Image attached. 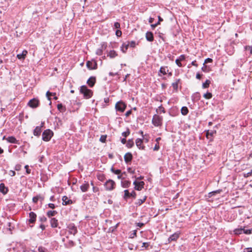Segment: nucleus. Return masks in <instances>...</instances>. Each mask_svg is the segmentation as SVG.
I'll list each match as a JSON object with an SVG mask.
<instances>
[{
	"instance_id": "nucleus-60",
	"label": "nucleus",
	"mask_w": 252,
	"mask_h": 252,
	"mask_svg": "<svg viewBox=\"0 0 252 252\" xmlns=\"http://www.w3.org/2000/svg\"><path fill=\"white\" fill-rule=\"evenodd\" d=\"M9 175L11 176H14L15 175V172L14 171H13V170H10L9 171Z\"/></svg>"
},
{
	"instance_id": "nucleus-34",
	"label": "nucleus",
	"mask_w": 252,
	"mask_h": 252,
	"mask_svg": "<svg viewBox=\"0 0 252 252\" xmlns=\"http://www.w3.org/2000/svg\"><path fill=\"white\" fill-rule=\"evenodd\" d=\"M179 81H180V79H177L176 80V81L175 82H173L172 84V86L173 89L176 91H177V90H178V83Z\"/></svg>"
},
{
	"instance_id": "nucleus-15",
	"label": "nucleus",
	"mask_w": 252,
	"mask_h": 252,
	"mask_svg": "<svg viewBox=\"0 0 252 252\" xmlns=\"http://www.w3.org/2000/svg\"><path fill=\"white\" fill-rule=\"evenodd\" d=\"M132 159V155L130 153H127L124 156V160L127 163L131 161Z\"/></svg>"
},
{
	"instance_id": "nucleus-21",
	"label": "nucleus",
	"mask_w": 252,
	"mask_h": 252,
	"mask_svg": "<svg viewBox=\"0 0 252 252\" xmlns=\"http://www.w3.org/2000/svg\"><path fill=\"white\" fill-rule=\"evenodd\" d=\"M51 226L53 228L57 227L58 225V220L56 218H51L50 220Z\"/></svg>"
},
{
	"instance_id": "nucleus-13",
	"label": "nucleus",
	"mask_w": 252,
	"mask_h": 252,
	"mask_svg": "<svg viewBox=\"0 0 252 252\" xmlns=\"http://www.w3.org/2000/svg\"><path fill=\"white\" fill-rule=\"evenodd\" d=\"M96 82V78L95 77L92 76L87 80V83L90 87H93Z\"/></svg>"
},
{
	"instance_id": "nucleus-41",
	"label": "nucleus",
	"mask_w": 252,
	"mask_h": 252,
	"mask_svg": "<svg viewBox=\"0 0 252 252\" xmlns=\"http://www.w3.org/2000/svg\"><path fill=\"white\" fill-rule=\"evenodd\" d=\"M130 134V131L129 129H127L126 131L123 132L122 133V135L125 137V138L128 135H129Z\"/></svg>"
},
{
	"instance_id": "nucleus-35",
	"label": "nucleus",
	"mask_w": 252,
	"mask_h": 252,
	"mask_svg": "<svg viewBox=\"0 0 252 252\" xmlns=\"http://www.w3.org/2000/svg\"><path fill=\"white\" fill-rule=\"evenodd\" d=\"M203 97L205 99H209L212 97V94L210 92H207L206 93L204 94Z\"/></svg>"
},
{
	"instance_id": "nucleus-17",
	"label": "nucleus",
	"mask_w": 252,
	"mask_h": 252,
	"mask_svg": "<svg viewBox=\"0 0 252 252\" xmlns=\"http://www.w3.org/2000/svg\"><path fill=\"white\" fill-rule=\"evenodd\" d=\"M90 188L89 184L88 182H86L80 186V189L82 192L87 191Z\"/></svg>"
},
{
	"instance_id": "nucleus-57",
	"label": "nucleus",
	"mask_w": 252,
	"mask_h": 252,
	"mask_svg": "<svg viewBox=\"0 0 252 252\" xmlns=\"http://www.w3.org/2000/svg\"><path fill=\"white\" fill-rule=\"evenodd\" d=\"M159 149V146L158 144H156L154 148V151H158Z\"/></svg>"
},
{
	"instance_id": "nucleus-14",
	"label": "nucleus",
	"mask_w": 252,
	"mask_h": 252,
	"mask_svg": "<svg viewBox=\"0 0 252 252\" xmlns=\"http://www.w3.org/2000/svg\"><path fill=\"white\" fill-rule=\"evenodd\" d=\"M63 205H67L72 204L73 202L71 199H69L66 196H63L62 198Z\"/></svg>"
},
{
	"instance_id": "nucleus-2",
	"label": "nucleus",
	"mask_w": 252,
	"mask_h": 252,
	"mask_svg": "<svg viewBox=\"0 0 252 252\" xmlns=\"http://www.w3.org/2000/svg\"><path fill=\"white\" fill-rule=\"evenodd\" d=\"M53 135V132L49 129L44 131L42 133V140L44 141H49Z\"/></svg>"
},
{
	"instance_id": "nucleus-4",
	"label": "nucleus",
	"mask_w": 252,
	"mask_h": 252,
	"mask_svg": "<svg viewBox=\"0 0 252 252\" xmlns=\"http://www.w3.org/2000/svg\"><path fill=\"white\" fill-rule=\"evenodd\" d=\"M152 124L156 126L161 125L162 118L157 115H155L152 119Z\"/></svg>"
},
{
	"instance_id": "nucleus-45",
	"label": "nucleus",
	"mask_w": 252,
	"mask_h": 252,
	"mask_svg": "<svg viewBox=\"0 0 252 252\" xmlns=\"http://www.w3.org/2000/svg\"><path fill=\"white\" fill-rule=\"evenodd\" d=\"M38 251L39 252H45L46 249L43 247H39L38 248Z\"/></svg>"
},
{
	"instance_id": "nucleus-40",
	"label": "nucleus",
	"mask_w": 252,
	"mask_h": 252,
	"mask_svg": "<svg viewBox=\"0 0 252 252\" xmlns=\"http://www.w3.org/2000/svg\"><path fill=\"white\" fill-rule=\"evenodd\" d=\"M106 138L107 136L106 135H101L100 137L99 140L100 142L102 143H105L106 141Z\"/></svg>"
},
{
	"instance_id": "nucleus-47",
	"label": "nucleus",
	"mask_w": 252,
	"mask_h": 252,
	"mask_svg": "<svg viewBox=\"0 0 252 252\" xmlns=\"http://www.w3.org/2000/svg\"><path fill=\"white\" fill-rule=\"evenodd\" d=\"M127 43H129V46H130L131 47H134L135 45V42L134 41L128 42Z\"/></svg>"
},
{
	"instance_id": "nucleus-31",
	"label": "nucleus",
	"mask_w": 252,
	"mask_h": 252,
	"mask_svg": "<svg viewBox=\"0 0 252 252\" xmlns=\"http://www.w3.org/2000/svg\"><path fill=\"white\" fill-rule=\"evenodd\" d=\"M57 214V212L56 211H49L47 213V216L49 218H50L51 217L54 216Z\"/></svg>"
},
{
	"instance_id": "nucleus-29",
	"label": "nucleus",
	"mask_w": 252,
	"mask_h": 252,
	"mask_svg": "<svg viewBox=\"0 0 252 252\" xmlns=\"http://www.w3.org/2000/svg\"><path fill=\"white\" fill-rule=\"evenodd\" d=\"M181 113L183 115H187L189 112L188 108L186 106H183L182 107L181 110Z\"/></svg>"
},
{
	"instance_id": "nucleus-43",
	"label": "nucleus",
	"mask_w": 252,
	"mask_h": 252,
	"mask_svg": "<svg viewBox=\"0 0 252 252\" xmlns=\"http://www.w3.org/2000/svg\"><path fill=\"white\" fill-rule=\"evenodd\" d=\"M243 233L246 234H250L252 233V228L250 229H245L244 228Z\"/></svg>"
},
{
	"instance_id": "nucleus-22",
	"label": "nucleus",
	"mask_w": 252,
	"mask_h": 252,
	"mask_svg": "<svg viewBox=\"0 0 252 252\" xmlns=\"http://www.w3.org/2000/svg\"><path fill=\"white\" fill-rule=\"evenodd\" d=\"M6 141L10 143L18 144V140L14 136H9L6 138Z\"/></svg>"
},
{
	"instance_id": "nucleus-52",
	"label": "nucleus",
	"mask_w": 252,
	"mask_h": 252,
	"mask_svg": "<svg viewBox=\"0 0 252 252\" xmlns=\"http://www.w3.org/2000/svg\"><path fill=\"white\" fill-rule=\"evenodd\" d=\"M175 62L178 66L181 67L182 66V64L180 63V61L179 59H176Z\"/></svg>"
},
{
	"instance_id": "nucleus-1",
	"label": "nucleus",
	"mask_w": 252,
	"mask_h": 252,
	"mask_svg": "<svg viewBox=\"0 0 252 252\" xmlns=\"http://www.w3.org/2000/svg\"><path fill=\"white\" fill-rule=\"evenodd\" d=\"M80 92L83 94L84 97L86 99L91 98L93 95V92L92 90L88 89L86 86L83 85L80 87Z\"/></svg>"
},
{
	"instance_id": "nucleus-6",
	"label": "nucleus",
	"mask_w": 252,
	"mask_h": 252,
	"mask_svg": "<svg viewBox=\"0 0 252 252\" xmlns=\"http://www.w3.org/2000/svg\"><path fill=\"white\" fill-rule=\"evenodd\" d=\"M68 229V232L70 234H72L74 236L77 233L78 230L76 226L73 223H69L67 226Z\"/></svg>"
},
{
	"instance_id": "nucleus-10",
	"label": "nucleus",
	"mask_w": 252,
	"mask_h": 252,
	"mask_svg": "<svg viewBox=\"0 0 252 252\" xmlns=\"http://www.w3.org/2000/svg\"><path fill=\"white\" fill-rule=\"evenodd\" d=\"M97 65L96 63L94 61H89L86 63L87 67L90 70L96 69Z\"/></svg>"
},
{
	"instance_id": "nucleus-50",
	"label": "nucleus",
	"mask_w": 252,
	"mask_h": 252,
	"mask_svg": "<svg viewBox=\"0 0 252 252\" xmlns=\"http://www.w3.org/2000/svg\"><path fill=\"white\" fill-rule=\"evenodd\" d=\"M213 62V60L211 58H207L206 59H205V61H204V63H212Z\"/></svg>"
},
{
	"instance_id": "nucleus-3",
	"label": "nucleus",
	"mask_w": 252,
	"mask_h": 252,
	"mask_svg": "<svg viewBox=\"0 0 252 252\" xmlns=\"http://www.w3.org/2000/svg\"><path fill=\"white\" fill-rule=\"evenodd\" d=\"M106 190L110 191L114 189L115 188V182L111 179L107 180L104 185Z\"/></svg>"
},
{
	"instance_id": "nucleus-42",
	"label": "nucleus",
	"mask_w": 252,
	"mask_h": 252,
	"mask_svg": "<svg viewBox=\"0 0 252 252\" xmlns=\"http://www.w3.org/2000/svg\"><path fill=\"white\" fill-rule=\"evenodd\" d=\"M245 49L247 51H249L251 54L252 55V46H246Z\"/></svg>"
},
{
	"instance_id": "nucleus-49",
	"label": "nucleus",
	"mask_w": 252,
	"mask_h": 252,
	"mask_svg": "<svg viewBox=\"0 0 252 252\" xmlns=\"http://www.w3.org/2000/svg\"><path fill=\"white\" fill-rule=\"evenodd\" d=\"M46 96L47 97L48 100H50L51 98L50 97L51 95H52V93H50L49 91L47 92L46 93Z\"/></svg>"
},
{
	"instance_id": "nucleus-24",
	"label": "nucleus",
	"mask_w": 252,
	"mask_h": 252,
	"mask_svg": "<svg viewBox=\"0 0 252 252\" xmlns=\"http://www.w3.org/2000/svg\"><path fill=\"white\" fill-rule=\"evenodd\" d=\"M42 126H36L33 131V134L35 136H39L40 135L41 132V127Z\"/></svg>"
},
{
	"instance_id": "nucleus-26",
	"label": "nucleus",
	"mask_w": 252,
	"mask_h": 252,
	"mask_svg": "<svg viewBox=\"0 0 252 252\" xmlns=\"http://www.w3.org/2000/svg\"><path fill=\"white\" fill-rule=\"evenodd\" d=\"M168 69L167 66H161L160 68L159 72L163 75H165L168 72Z\"/></svg>"
},
{
	"instance_id": "nucleus-54",
	"label": "nucleus",
	"mask_w": 252,
	"mask_h": 252,
	"mask_svg": "<svg viewBox=\"0 0 252 252\" xmlns=\"http://www.w3.org/2000/svg\"><path fill=\"white\" fill-rule=\"evenodd\" d=\"M244 252H252V248H246L244 249Z\"/></svg>"
},
{
	"instance_id": "nucleus-23",
	"label": "nucleus",
	"mask_w": 252,
	"mask_h": 252,
	"mask_svg": "<svg viewBox=\"0 0 252 252\" xmlns=\"http://www.w3.org/2000/svg\"><path fill=\"white\" fill-rule=\"evenodd\" d=\"M179 233H175L169 237V238H168V241L169 242L176 241L179 238Z\"/></svg>"
},
{
	"instance_id": "nucleus-11",
	"label": "nucleus",
	"mask_w": 252,
	"mask_h": 252,
	"mask_svg": "<svg viewBox=\"0 0 252 252\" xmlns=\"http://www.w3.org/2000/svg\"><path fill=\"white\" fill-rule=\"evenodd\" d=\"M133 184L135 185L134 189L136 190H140L142 188H143L144 183L143 181L137 182L136 181H135L133 182Z\"/></svg>"
},
{
	"instance_id": "nucleus-36",
	"label": "nucleus",
	"mask_w": 252,
	"mask_h": 252,
	"mask_svg": "<svg viewBox=\"0 0 252 252\" xmlns=\"http://www.w3.org/2000/svg\"><path fill=\"white\" fill-rule=\"evenodd\" d=\"M192 97L193 99L199 100L200 98V94L199 93L196 92L192 95Z\"/></svg>"
},
{
	"instance_id": "nucleus-46",
	"label": "nucleus",
	"mask_w": 252,
	"mask_h": 252,
	"mask_svg": "<svg viewBox=\"0 0 252 252\" xmlns=\"http://www.w3.org/2000/svg\"><path fill=\"white\" fill-rule=\"evenodd\" d=\"M114 28L115 29H118L119 28H120V24L118 22H115L114 24Z\"/></svg>"
},
{
	"instance_id": "nucleus-20",
	"label": "nucleus",
	"mask_w": 252,
	"mask_h": 252,
	"mask_svg": "<svg viewBox=\"0 0 252 252\" xmlns=\"http://www.w3.org/2000/svg\"><path fill=\"white\" fill-rule=\"evenodd\" d=\"M27 53L28 52L27 50H24L21 54H19L17 55V58L19 60H24Z\"/></svg>"
},
{
	"instance_id": "nucleus-48",
	"label": "nucleus",
	"mask_w": 252,
	"mask_h": 252,
	"mask_svg": "<svg viewBox=\"0 0 252 252\" xmlns=\"http://www.w3.org/2000/svg\"><path fill=\"white\" fill-rule=\"evenodd\" d=\"M38 197H40L39 196H38L37 195L36 196H34L32 198V201L36 203L38 200Z\"/></svg>"
},
{
	"instance_id": "nucleus-27",
	"label": "nucleus",
	"mask_w": 252,
	"mask_h": 252,
	"mask_svg": "<svg viewBox=\"0 0 252 252\" xmlns=\"http://www.w3.org/2000/svg\"><path fill=\"white\" fill-rule=\"evenodd\" d=\"M129 46V43H124L121 46V50L123 53H126Z\"/></svg>"
},
{
	"instance_id": "nucleus-58",
	"label": "nucleus",
	"mask_w": 252,
	"mask_h": 252,
	"mask_svg": "<svg viewBox=\"0 0 252 252\" xmlns=\"http://www.w3.org/2000/svg\"><path fill=\"white\" fill-rule=\"evenodd\" d=\"M48 206L49 208L51 209H54L55 208V205L53 203H49L48 204Z\"/></svg>"
},
{
	"instance_id": "nucleus-59",
	"label": "nucleus",
	"mask_w": 252,
	"mask_h": 252,
	"mask_svg": "<svg viewBox=\"0 0 252 252\" xmlns=\"http://www.w3.org/2000/svg\"><path fill=\"white\" fill-rule=\"evenodd\" d=\"M180 61H183L185 59V56L184 55H182L179 57V59Z\"/></svg>"
},
{
	"instance_id": "nucleus-30",
	"label": "nucleus",
	"mask_w": 252,
	"mask_h": 252,
	"mask_svg": "<svg viewBox=\"0 0 252 252\" xmlns=\"http://www.w3.org/2000/svg\"><path fill=\"white\" fill-rule=\"evenodd\" d=\"M134 145V142L132 139H129L126 144V146L128 148H131Z\"/></svg>"
},
{
	"instance_id": "nucleus-56",
	"label": "nucleus",
	"mask_w": 252,
	"mask_h": 252,
	"mask_svg": "<svg viewBox=\"0 0 252 252\" xmlns=\"http://www.w3.org/2000/svg\"><path fill=\"white\" fill-rule=\"evenodd\" d=\"M136 230L133 231L132 233L130 235V238H133L134 237L136 236Z\"/></svg>"
},
{
	"instance_id": "nucleus-63",
	"label": "nucleus",
	"mask_w": 252,
	"mask_h": 252,
	"mask_svg": "<svg viewBox=\"0 0 252 252\" xmlns=\"http://www.w3.org/2000/svg\"><path fill=\"white\" fill-rule=\"evenodd\" d=\"M131 110H130L127 111L126 113V114H125V115H126V117H128V116H129L131 114Z\"/></svg>"
},
{
	"instance_id": "nucleus-38",
	"label": "nucleus",
	"mask_w": 252,
	"mask_h": 252,
	"mask_svg": "<svg viewBox=\"0 0 252 252\" xmlns=\"http://www.w3.org/2000/svg\"><path fill=\"white\" fill-rule=\"evenodd\" d=\"M146 199V197L145 196L143 199H140L137 200V202L136 203V204L138 205H141L142 203H143Z\"/></svg>"
},
{
	"instance_id": "nucleus-61",
	"label": "nucleus",
	"mask_w": 252,
	"mask_h": 252,
	"mask_svg": "<svg viewBox=\"0 0 252 252\" xmlns=\"http://www.w3.org/2000/svg\"><path fill=\"white\" fill-rule=\"evenodd\" d=\"M46 220H47L46 218L44 216L40 218V220L42 222L46 221Z\"/></svg>"
},
{
	"instance_id": "nucleus-25",
	"label": "nucleus",
	"mask_w": 252,
	"mask_h": 252,
	"mask_svg": "<svg viewBox=\"0 0 252 252\" xmlns=\"http://www.w3.org/2000/svg\"><path fill=\"white\" fill-rule=\"evenodd\" d=\"M131 184V182L129 181L125 180L121 182V185L122 187L124 188H128Z\"/></svg>"
},
{
	"instance_id": "nucleus-37",
	"label": "nucleus",
	"mask_w": 252,
	"mask_h": 252,
	"mask_svg": "<svg viewBox=\"0 0 252 252\" xmlns=\"http://www.w3.org/2000/svg\"><path fill=\"white\" fill-rule=\"evenodd\" d=\"M210 81L209 80H206V81L203 83L202 88L204 89L208 88L209 87Z\"/></svg>"
},
{
	"instance_id": "nucleus-18",
	"label": "nucleus",
	"mask_w": 252,
	"mask_h": 252,
	"mask_svg": "<svg viewBox=\"0 0 252 252\" xmlns=\"http://www.w3.org/2000/svg\"><path fill=\"white\" fill-rule=\"evenodd\" d=\"M7 188L5 187V185L3 183L0 184V191L3 194H6L8 192Z\"/></svg>"
},
{
	"instance_id": "nucleus-53",
	"label": "nucleus",
	"mask_w": 252,
	"mask_h": 252,
	"mask_svg": "<svg viewBox=\"0 0 252 252\" xmlns=\"http://www.w3.org/2000/svg\"><path fill=\"white\" fill-rule=\"evenodd\" d=\"M25 168L26 170V172L27 174H30L31 173V169L29 168V166L28 165H26L25 166Z\"/></svg>"
},
{
	"instance_id": "nucleus-62",
	"label": "nucleus",
	"mask_w": 252,
	"mask_h": 252,
	"mask_svg": "<svg viewBox=\"0 0 252 252\" xmlns=\"http://www.w3.org/2000/svg\"><path fill=\"white\" fill-rule=\"evenodd\" d=\"M57 108L59 110H61V109L63 108V105L62 104H58L57 105Z\"/></svg>"
},
{
	"instance_id": "nucleus-5",
	"label": "nucleus",
	"mask_w": 252,
	"mask_h": 252,
	"mask_svg": "<svg viewBox=\"0 0 252 252\" xmlns=\"http://www.w3.org/2000/svg\"><path fill=\"white\" fill-rule=\"evenodd\" d=\"M126 107V104L122 101L118 102L115 105L116 110L120 112H123L125 110Z\"/></svg>"
},
{
	"instance_id": "nucleus-33",
	"label": "nucleus",
	"mask_w": 252,
	"mask_h": 252,
	"mask_svg": "<svg viewBox=\"0 0 252 252\" xmlns=\"http://www.w3.org/2000/svg\"><path fill=\"white\" fill-rule=\"evenodd\" d=\"M244 228H237L235 229L234 230V233L236 235H239L242 233V232H243Z\"/></svg>"
},
{
	"instance_id": "nucleus-44",
	"label": "nucleus",
	"mask_w": 252,
	"mask_h": 252,
	"mask_svg": "<svg viewBox=\"0 0 252 252\" xmlns=\"http://www.w3.org/2000/svg\"><path fill=\"white\" fill-rule=\"evenodd\" d=\"M221 191V190L218 189V190L212 191V192H210L209 194L211 195L210 196H211L212 195H215L216 193H220Z\"/></svg>"
},
{
	"instance_id": "nucleus-9",
	"label": "nucleus",
	"mask_w": 252,
	"mask_h": 252,
	"mask_svg": "<svg viewBox=\"0 0 252 252\" xmlns=\"http://www.w3.org/2000/svg\"><path fill=\"white\" fill-rule=\"evenodd\" d=\"M107 47V43L106 42H102L101 44V47L99 48H98L96 50V54L100 56L102 54L103 51L105 50Z\"/></svg>"
},
{
	"instance_id": "nucleus-8",
	"label": "nucleus",
	"mask_w": 252,
	"mask_h": 252,
	"mask_svg": "<svg viewBox=\"0 0 252 252\" xmlns=\"http://www.w3.org/2000/svg\"><path fill=\"white\" fill-rule=\"evenodd\" d=\"M39 101L36 98H33L31 99L28 102V105L32 108H36L39 106Z\"/></svg>"
},
{
	"instance_id": "nucleus-64",
	"label": "nucleus",
	"mask_w": 252,
	"mask_h": 252,
	"mask_svg": "<svg viewBox=\"0 0 252 252\" xmlns=\"http://www.w3.org/2000/svg\"><path fill=\"white\" fill-rule=\"evenodd\" d=\"M159 24V22H158L157 23L155 24H152L151 25V27L153 29H154V28H155Z\"/></svg>"
},
{
	"instance_id": "nucleus-16",
	"label": "nucleus",
	"mask_w": 252,
	"mask_h": 252,
	"mask_svg": "<svg viewBox=\"0 0 252 252\" xmlns=\"http://www.w3.org/2000/svg\"><path fill=\"white\" fill-rule=\"evenodd\" d=\"M143 140L141 139L137 138L136 140V145L139 149L143 150L145 147L142 146Z\"/></svg>"
},
{
	"instance_id": "nucleus-28",
	"label": "nucleus",
	"mask_w": 252,
	"mask_h": 252,
	"mask_svg": "<svg viewBox=\"0 0 252 252\" xmlns=\"http://www.w3.org/2000/svg\"><path fill=\"white\" fill-rule=\"evenodd\" d=\"M117 54L114 50H111L108 53L107 56H109L110 58H114L117 56Z\"/></svg>"
},
{
	"instance_id": "nucleus-32",
	"label": "nucleus",
	"mask_w": 252,
	"mask_h": 252,
	"mask_svg": "<svg viewBox=\"0 0 252 252\" xmlns=\"http://www.w3.org/2000/svg\"><path fill=\"white\" fill-rule=\"evenodd\" d=\"M74 242L72 240H69L67 243L65 244V246L67 248H70L74 246Z\"/></svg>"
},
{
	"instance_id": "nucleus-12",
	"label": "nucleus",
	"mask_w": 252,
	"mask_h": 252,
	"mask_svg": "<svg viewBox=\"0 0 252 252\" xmlns=\"http://www.w3.org/2000/svg\"><path fill=\"white\" fill-rule=\"evenodd\" d=\"M30 219L29 220V222L30 223H33L36 221V215L33 212H31L29 214Z\"/></svg>"
},
{
	"instance_id": "nucleus-7",
	"label": "nucleus",
	"mask_w": 252,
	"mask_h": 252,
	"mask_svg": "<svg viewBox=\"0 0 252 252\" xmlns=\"http://www.w3.org/2000/svg\"><path fill=\"white\" fill-rule=\"evenodd\" d=\"M136 194L134 191H132L131 192H129L128 189L124 190V199L126 200L129 197H132L134 198H136Z\"/></svg>"
},
{
	"instance_id": "nucleus-51",
	"label": "nucleus",
	"mask_w": 252,
	"mask_h": 252,
	"mask_svg": "<svg viewBox=\"0 0 252 252\" xmlns=\"http://www.w3.org/2000/svg\"><path fill=\"white\" fill-rule=\"evenodd\" d=\"M116 35L119 37L120 36H121L122 35V32L119 30H117L116 31Z\"/></svg>"
},
{
	"instance_id": "nucleus-39",
	"label": "nucleus",
	"mask_w": 252,
	"mask_h": 252,
	"mask_svg": "<svg viewBox=\"0 0 252 252\" xmlns=\"http://www.w3.org/2000/svg\"><path fill=\"white\" fill-rule=\"evenodd\" d=\"M111 170L113 173L117 175H119L121 173V171L120 170H115L113 167L111 169Z\"/></svg>"
},
{
	"instance_id": "nucleus-19",
	"label": "nucleus",
	"mask_w": 252,
	"mask_h": 252,
	"mask_svg": "<svg viewBox=\"0 0 252 252\" xmlns=\"http://www.w3.org/2000/svg\"><path fill=\"white\" fill-rule=\"evenodd\" d=\"M146 38L148 41H153L154 40V36L152 32H147L146 33Z\"/></svg>"
},
{
	"instance_id": "nucleus-55",
	"label": "nucleus",
	"mask_w": 252,
	"mask_h": 252,
	"mask_svg": "<svg viewBox=\"0 0 252 252\" xmlns=\"http://www.w3.org/2000/svg\"><path fill=\"white\" fill-rule=\"evenodd\" d=\"M149 246V243L144 242L142 244V247H145V248H147Z\"/></svg>"
}]
</instances>
